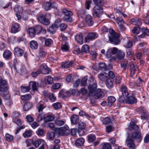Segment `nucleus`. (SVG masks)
Listing matches in <instances>:
<instances>
[{"instance_id":"nucleus-1","label":"nucleus","mask_w":149,"mask_h":149,"mask_svg":"<svg viewBox=\"0 0 149 149\" xmlns=\"http://www.w3.org/2000/svg\"><path fill=\"white\" fill-rule=\"evenodd\" d=\"M97 87V84L96 83H93L92 85L90 84L88 86L89 95L93 96L95 99L102 98L104 96V93L101 89H98L96 90Z\"/></svg>"},{"instance_id":"nucleus-2","label":"nucleus","mask_w":149,"mask_h":149,"mask_svg":"<svg viewBox=\"0 0 149 149\" xmlns=\"http://www.w3.org/2000/svg\"><path fill=\"white\" fill-rule=\"evenodd\" d=\"M109 40L112 44L115 45H118L120 42L118 35L112 29L109 31Z\"/></svg>"},{"instance_id":"nucleus-3","label":"nucleus","mask_w":149,"mask_h":149,"mask_svg":"<svg viewBox=\"0 0 149 149\" xmlns=\"http://www.w3.org/2000/svg\"><path fill=\"white\" fill-rule=\"evenodd\" d=\"M38 83L35 81H30L29 83V86H21L20 87L21 90L23 93H26L28 92L30 89L34 91L37 90Z\"/></svg>"},{"instance_id":"nucleus-4","label":"nucleus","mask_w":149,"mask_h":149,"mask_svg":"<svg viewBox=\"0 0 149 149\" xmlns=\"http://www.w3.org/2000/svg\"><path fill=\"white\" fill-rule=\"evenodd\" d=\"M7 82L3 79L0 80V95L5 97L8 93Z\"/></svg>"},{"instance_id":"nucleus-5","label":"nucleus","mask_w":149,"mask_h":149,"mask_svg":"<svg viewBox=\"0 0 149 149\" xmlns=\"http://www.w3.org/2000/svg\"><path fill=\"white\" fill-rule=\"evenodd\" d=\"M120 90L122 93V95L120 96L118 100L121 102H124L125 98L129 95L128 89L126 86L123 85L121 87Z\"/></svg>"},{"instance_id":"nucleus-6","label":"nucleus","mask_w":149,"mask_h":149,"mask_svg":"<svg viewBox=\"0 0 149 149\" xmlns=\"http://www.w3.org/2000/svg\"><path fill=\"white\" fill-rule=\"evenodd\" d=\"M58 132L60 135L66 136L70 134V131L68 126L65 125L63 127L59 128Z\"/></svg>"},{"instance_id":"nucleus-7","label":"nucleus","mask_w":149,"mask_h":149,"mask_svg":"<svg viewBox=\"0 0 149 149\" xmlns=\"http://www.w3.org/2000/svg\"><path fill=\"white\" fill-rule=\"evenodd\" d=\"M137 111L140 113L142 119L146 120L149 118L148 113L144 107H141L137 109Z\"/></svg>"},{"instance_id":"nucleus-8","label":"nucleus","mask_w":149,"mask_h":149,"mask_svg":"<svg viewBox=\"0 0 149 149\" xmlns=\"http://www.w3.org/2000/svg\"><path fill=\"white\" fill-rule=\"evenodd\" d=\"M102 7L95 6L93 9V15L95 17L99 18L102 14Z\"/></svg>"},{"instance_id":"nucleus-9","label":"nucleus","mask_w":149,"mask_h":149,"mask_svg":"<svg viewBox=\"0 0 149 149\" xmlns=\"http://www.w3.org/2000/svg\"><path fill=\"white\" fill-rule=\"evenodd\" d=\"M118 49L116 47L109 49L107 51L106 56L107 58H109L112 55L116 54L118 51Z\"/></svg>"},{"instance_id":"nucleus-10","label":"nucleus","mask_w":149,"mask_h":149,"mask_svg":"<svg viewBox=\"0 0 149 149\" xmlns=\"http://www.w3.org/2000/svg\"><path fill=\"white\" fill-rule=\"evenodd\" d=\"M38 19L40 22L45 25H48L50 23L49 20L46 18L45 15L43 14L39 15Z\"/></svg>"},{"instance_id":"nucleus-11","label":"nucleus","mask_w":149,"mask_h":149,"mask_svg":"<svg viewBox=\"0 0 149 149\" xmlns=\"http://www.w3.org/2000/svg\"><path fill=\"white\" fill-rule=\"evenodd\" d=\"M33 28L36 33L37 34H38L41 33L45 34L46 32V30L40 25H37Z\"/></svg>"},{"instance_id":"nucleus-12","label":"nucleus","mask_w":149,"mask_h":149,"mask_svg":"<svg viewBox=\"0 0 149 149\" xmlns=\"http://www.w3.org/2000/svg\"><path fill=\"white\" fill-rule=\"evenodd\" d=\"M42 74H49L50 71V68L47 67L45 64H43L40 67V70Z\"/></svg>"},{"instance_id":"nucleus-13","label":"nucleus","mask_w":149,"mask_h":149,"mask_svg":"<svg viewBox=\"0 0 149 149\" xmlns=\"http://www.w3.org/2000/svg\"><path fill=\"white\" fill-rule=\"evenodd\" d=\"M84 19L86 23L89 26H92L93 24L94 21L91 15L89 14L87 15Z\"/></svg>"},{"instance_id":"nucleus-14","label":"nucleus","mask_w":149,"mask_h":149,"mask_svg":"<svg viewBox=\"0 0 149 149\" xmlns=\"http://www.w3.org/2000/svg\"><path fill=\"white\" fill-rule=\"evenodd\" d=\"M98 37V35L95 32H91L89 33L87 37L86 38V41L87 42L89 40H92Z\"/></svg>"},{"instance_id":"nucleus-15","label":"nucleus","mask_w":149,"mask_h":149,"mask_svg":"<svg viewBox=\"0 0 149 149\" xmlns=\"http://www.w3.org/2000/svg\"><path fill=\"white\" fill-rule=\"evenodd\" d=\"M20 30L19 26L17 23H15L12 25L11 28V32L14 33L18 32Z\"/></svg>"},{"instance_id":"nucleus-16","label":"nucleus","mask_w":149,"mask_h":149,"mask_svg":"<svg viewBox=\"0 0 149 149\" xmlns=\"http://www.w3.org/2000/svg\"><path fill=\"white\" fill-rule=\"evenodd\" d=\"M14 54L18 57H21L24 54L23 50L19 47H15L14 49Z\"/></svg>"},{"instance_id":"nucleus-17","label":"nucleus","mask_w":149,"mask_h":149,"mask_svg":"<svg viewBox=\"0 0 149 149\" xmlns=\"http://www.w3.org/2000/svg\"><path fill=\"white\" fill-rule=\"evenodd\" d=\"M125 56L124 52L120 50H118L116 57L119 60H121L123 59Z\"/></svg>"},{"instance_id":"nucleus-18","label":"nucleus","mask_w":149,"mask_h":149,"mask_svg":"<svg viewBox=\"0 0 149 149\" xmlns=\"http://www.w3.org/2000/svg\"><path fill=\"white\" fill-rule=\"evenodd\" d=\"M126 143L129 149H135V146L133 140L131 139H128L126 141Z\"/></svg>"},{"instance_id":"nucleus-19","label":"nucleus","mask_w":149,"mask_h":149,"mask_svg":"<svg viewBox=\"0 0 149 149\" xmlns=\"http://www.w3.org/2000/svg\"><path fill=\"white\" fill-rule=\"evenodd\" d=\"M128 129L130 131L133 130H137L139 128V126L135 124L134 120H132L130 123V125L128 127Z\"/></svg>"},{"instance_id":"nucleus-20","label":"nucleus","mask_w":149,"mask_h":149,"mask_svg":"<svg viewBox=\"0 0 149 149\" xmlns=\"http://www.w3.org/2000/svg\"><path fill=\"white\" fill-rule=\"evenodd\" d=\"M114 79L111 78H107L106 80V84L107 87L109 88H111L113 86Z\"/></svg>"},{"instance_id":"nucleus-21","label":"nucleus","mask_w":149,"mask_h":149,"mask_svg":"<svg viewBox=\"0 0 149 149\" xmlns=\"http://www.w3.org/2000/svg\"><path fill=\"white\" fill-rule=\"evenodd\" d=\"M131 70V76L133 77L137 71L138 68L137 66H136L133 63H132L130 65Z\"/></svg>"},{"instance_id":"nucleus-22","label":"nucleus","mask_w":149,"mask_h":149,"mask_svg":"<svg viewBox=\"0 0 149 149\" xmlns=\"http://www.w3.org/2000/svg\"><path fill=\"white\" fill-rule=\"evenodd\" d=\"M132 136L135 139H138L139 142L142 139L141 134L139 132H133L132 133Z\"/></svg>"},{"instance_id":"nucleus-23","label":"nucleus","mask_w":149,"mask_h":149,"mask_svg":"<svg viewBox=\"0 0 149 149\" xmlns=\"http://www.w3.org/2000/svg\"><path fill=\"white\" fill-rule=\"evenodd\" d=\"M85 141L83 138L81 137L77 139L75 142V145L77 147H81L83 146Z\"/></svg>"},{"instance_id":"nucleus-24","label":"nucleus","mask_w":149,"mask_h":149,"mask_svg":"<svg viewBox=\"0 0 149 149\" xmlns=\"http://www.w3.org/2000/svg\"><path fill=\"white\" fill-rule=\"evenodd\" d=\"M27 32L30 37L31 38L34 37L36 34L33 27H31L27 30Z\"/></svg>"},{"instance_id":"nucleus-25","label":"nucleus","mask_w":149,"mask_h":149,"mask_svg":"<svg viewBox=\"0 0 149 149\" xmlns=\"http://www.w3.org/2000/svg\"><path fill=\"white\" fill-rule=\"evenodd\" d=\"M126 101L127 103L129 104H133L136 103L137 102L136 99L132 96L128 97Z\"/></svg>"},{"instance_id":"nucleus-26","label":"nucleus","mask_w":149,"mask_h":149,"mask_svg":"<svg viewBox=\"0 0 149 149\" xmlns=\"http://www.w3.org/2000/svg\"><path fill=\"white\" fill-rule=\"evenodd\" d=\"M55 136V133L54 132L49 131L47 133V139L50 141H52L54 140Z\"/></svg>"},{"instance_id":"nucleus-27","label":"nucleus","mask_w":149,"mask_h":149,"mask_svg":"<svg viewBox=\"0 0 149 149\" xmlns=\"http://www.w3.org/2000/svg\"><path fill=\"white\" fill-rule=\"evenodd\" d=\"M12 53L8 50H5L3 53V57L7 59H10L11 58Z\"/></svg>"},{"instance_id":"nucleus-28","label":"nucleus","mask_w":149,"mask_h":149,"mask_svg":"<svg viewBox=\"0 0 149 149\" xmlns=\"http://www.w3.org/2000/svg\"><path fill=\"white\" fill-rule=\"evenodd\" d=\"M75 40L79 44H82L83 43V39L81 35H77L75 37Z\"/></svg>"},{"instance_id":"nucleus-29","label":"nucleus","mask_w":149,"mask_h":149,"mask_svg":"<svg viewBox=\"0 0 149 149\" xmlns=\"http://www.w3.org/2000/svg\"><path fill=\"white\" fill-rule=\"evenodd\" d=\"M77 14L79 17L84 19L86 16V13L85 10H81L77 12Z\"/></svg>"},{"instance_id":"nucleus-30","label":"nucleus","mask_w":149,"mask_h":149,"mask_svg":"<svg viewBox=\"0 0 149 149\" xmlns=\"http://www.w3.org/2000/svg\"><path fill=\"white\" fill-rule=\"evenodd\" d=\"M54 116L53 114H49L47 116L44 118V120L45 122H47L49 121H53L54 119Z\"/></svg>"},{"instance_id":"nucleus-31","label":"nucleus","mask_w":149,"mask_h":149,"mask_svg":"<svg viewBox=\"0 0 149 149\" xmlns=\"http://www.w3.org/2000/svg\"><path fill=\"white\" fill-rule=\"evenodd\" d=\"M54 122L55 124L58 126H61L65 123V121L61 120L59 117H58L55 120Z\"/></svg>"},{"instance_id":"nucleus-32","label":"nucleus","mask_w":149,"mask_h":149,"mask_svg":"<svg viewBox=\"0 0 149 149\" xmlns=\"http://www.w3.org/2000/svg\"><path fill=\"white\" fill-rule=\"evenodd\" d=\"M95 6L102 7L104 5V2L103 0H92Z\"/></svg>"},{"instance_id":"nucleus-33","label":"nucleus","mask_w":149,"mask_h":149,"mask_svg":"<svg viewBox=\"0 0 149 149\" xmlns=\"http://www.w3.org/2000/svg\"><path fill=\"white\" fill-rule=\"evenodd\" d=\"M71 122L73 124H75L79 121V117L77 115H73L71 116Z\"/></svg>"},{"instance_id":"nucleus-34","label":"nucleus","mask_w":149,"mask_h":149,"mask_svg":"<svg viewBox=\"0 0 149 149\" xmlns=\"http://www.w3.org/2000/svg\"><path fill=\"white\" fill-rule=\"evenodd\" d=\"M45 81L46 84H52L53 82V79L50 76H47L45 78Z\"/></svg>"},{"instance_id":"nucleus-35","label":"nucleus","mask_w":149,"mask_h":149,"mask_svg":"<svg viewBox=\"0 0 149 149\" xmlns=\"http://www.w3.org/2000/svg\"><path fill=\"white\" fill-rule=\"evenodd\" d=\"M58 28V27L55 25L53 24L47 30L49 32L51 33H53L56 31Z\"/></svg>"},{"instance_id":"nucleus-36","label":"nucleus","mask_w":149,"mask_h":149,"mask_svg":"<svg viewBox=\"0 0 149 149\" xmlns=\"http://www.w3.org/2000/svg\"><path fill=\"white\" fill-rule=\"evenodd\" d=\"M32 107V103L30 102H28L24 104L23 109L25 111H27L30 110Z\"/></svg>"},{"instance_id":"nucleus-37","label":"nucleus","mask_w":149,"mask_h":149,"mask_svg":"<svg viewBox=\"0 0 149 149\" xmlns=\"http://www.w3.org/2000/svg\"><path fill=\"white\" fill-rule=\"evenodd\" d=\"M46 106L40 103H38L36 105V107L39 113L42 112L43 110L46 107Z\"/></svg>"},{"instance_id":"nucleus-38","label":"nucleus","mask_w":149,"mask_h":149,"mask_svg":"<svg viewBox=\"0 0 149 149\" xmlns=\"http://www.w3.org/2000/svg\"><path fill=\"white\" fill-rule=\"evenodd\" d=\"M116 100L115 98L113 96H109L108 97V105L111 107Z\"/></svg>"},{"instance_id":"nucleus-39","label":"nucleus","mask_w":149,"mask_h":149,"mask_svg":"<svg viewBox=\"0 0 149 149\" xmlns=\"http://www.w3.org/2000/svg\"><path fill=\"white\" fill-rule=\"evenodd\" d=\"M30 46L31 48L32 49H36L38 48V44L36 41L32 40L30 42Z\"/></svg>"},{"instance_id":"nucleus-40","label":"nucleus","mask_w":149,"mask_h":149,"mask_svg":"<svg viewBox=\"0 0 149 149\" xmlns=\"http://www.w3.org/2000/svg\"><path fill=\"white\" fill-rule=\"evenodd\" d=\"M98 77L101 81H104L107 79V73L105 72L104 73H101L98 74Z\"/></svg>"},{"instance_id":"nucleus-41","label":"nucleus","mask_w":149,"mask_h":149,"mask_svg":"<svg viewBox=\"0 0 149 149\" xmlns=\"http://www.w3.org/2000/svg\"><path fill=\"white\" fill-rule=\"evenodd\" d=\"M62 13L64 15V16H72L73 13L70 10H67L66 8H63L62 10Z\"/></svg>"},{"instance_id":"nucleus-42","label":"nucleus","mask_w":149,"mask_h":149,"mask_svg":"<svg viewBox=\"0 0 149 149\" xmlns=\"http://www.w3.org/2000/svg\"><path fill=\"white\" fill-rule=\"evenodd\" d=\"M82 52L84 53H88L89 52V46L87 45H84L81 48Z\"/></svg>"},{"instance_id":"nucleus-43","label":"nucleus","mask_w":149,"mask_h":149,"mask_svg":"<svg viewBox=\"0 0 149 149\" xmlns=\"http://www.w3.org/2000/svg\"><path fill=\"white\" fill-rule=\"evenodd\" d=\"M72 63V62L71 61L63 62L62 63V66L64 68H68L70 67Z\"/></svg>"},{"instance_id":"nucleus-44","label":"nucleus","mask_w":149,"mask_h":149,"mask_svg":"<svg viewBox=\"0 0 149 149\" xmlns=\"http://www.w3.org/2000/svg\"><path fill=\"white\" fill-rule=\"evenodd\" d=\"M52 106L55 110H57L61 108L62 106L60 103L57 102L53 103L52 105Z\"/></svg>"},{"instance_id":"nucleus-45","label":"nucleus","mask_w":149,"mask_h":149,"mask_svg":"<svg viewBox=\"0 0 149 149\" xmlns=\"http://www.w3.org/2000/svg\"><path fill=\"white\" fill-rule=\"evenodd\" d=\"M127 56L129 58L132 57L134 55V52L130 48L127 49Z\"/></svg>"},{"instance_id":"nucleus-46","label":"nucleus","mask_w":149,"mask_h":149,"mask_svg":"<svg viewBox=\"0 0 149 149\" xmlns=\"http://www.w3.org/2000/svg\"><path fill=\"white\" fill-rule=\"evenodd\" d=\"M15 10L16 12L19 13V14H22L23 11L22 7L18 5L16 6L15 8Z\"/></svg>"},{"instance_id":"nucleus-47","label":"nucleus","mask_w":149,"mask_h":149,"mask_svg":"<svg viewBox=\"0 0 149 149\" xmlns=\"http://www.w3.org/2000/svg\"><path fill=\"white\" fill-rule=\"evenodd\" d=\"M78 131L84 129L86 126V123L80 121L78 125Z\"/></svg>"},{"instance_id":"nucleus-48","label":"nucleus","mask_w":149,"mask_h":149,"mask_svg":"<svg viewBox=\"0 0 149 149\" xmlns=\"http://www.w3.org/2000/svg\"><path fill=\"white\" fill-rule=\"evenodd\" d=\"M99 69L101 70H105L107 69L106 64L104 63H100L99 64Z\"/></svg>"},{"instance_id":"nucleus-49","label":"nucleus","mask_w":149,"mask_h":149,"mask_svg":"<svg viewBox=\"0 0 149 149\" xmlns=\"http://www.w3.org/2000/svg\"><path fill=\"white\" fill-rule=\"evenodd\" d=\"M31 132L30 130L25 131V132L23 134V136L25 138H28L31 136Z\"/></svg>"},{"instance_id":"nucleus-50","label":"nucleus","mask_w":149,"mask_h":149,"mask_svg":"<svg viewBox=\"0 0 149 149\" xmlns=\"http://www.w3.org/2000/svg\"><path fill=\"white\" fill-rule=\"evenodd\" d=\"M21 98L22 100L26 101L30 99L31 98V96L30 94H27L22 95L21 97Z\"/></svg>"},{"instance_id":"nucleus-51","label":"nucleus","mask_w":149,"mask_h":149,"mask_svg":"<svg viewBox=\"0 0 149 149\" xmlns=\"http://www.w3.org/2000/svg\"><path fill=\"white\" fill-rule=\"evenodd\" d=\"M42 139H38L36 141L33 142V144L35 147L38 148L39 145L42 143Z\"/></svg>"},{"instance_id":"nucleus-52","label":"nucleus","mask_w":149,"mask_h":149,"mask_svg":"<svg viewBox=\"0 0 149 149\" xmlns=\"http://www.w3.org/2000/svg\"><path fill=\"white\" fill-rule=\"evenodd\" d=\"M72 16H64L63 17V19L64 21L68 22H71L72 20Z\"/></svg>"},{"instance_id":"nucleus-53","label":"nucleus","mask_w":149,"mask_h":149,"mask_svg":"<svg viewBox=\"0 0 149 149\" xmlns=\"http://www.w3.org/2000/svg\"><path fill=\"white\" fill-rule=\"evenodd\" d=\"M88 141L89 142H93L96 139V137L94 134H90L88 136Z\"/></svg>"},{"instance_id":"nucleus-54","label":"nucleus","mask_w":149,"mask_h":149,"mask_svg":"<svg viewBox=\"0 0 149 149\" xmlns=\"http://www.w3.org/2000/svg\"><path fill=\"white\" fill-rule=\"evenodd\" d=\"M5 137L6 140L8 142L11 141L13 139V136L8 133L6 134Z\"/></svg>"},{"instance_id":"nucleus-55","label":"nucleus","mask_w":149,"mask_h":149,"mask_svg":"<svg viewBox=\"0 0 149 149\" xmlns=\"http://www.w3.org/2000/svg\"><path fill=\"white\" fill-rule=\"evenodd\" d=\"M61 85L59 83H55L51 87L52 90L58 89L61 87Z\"/></svg>"},{"instance_id":"nucleus-56","label":"nucleus","mask_w":149,"mask_h":149,"mask_svg":"<svg viewBox=\"0 0 149 149\" xmlns=\"http://www.w3.org/2000/svg\"><path fill=\"white\" fill-rule=\"evenodd\" d=\"M69 47L67 43H65V44H62L61 45V48L63 51L66 52L68 50Z\"/></svg>"},{"instance_id":"nucleus-57","label":"nucleus","mask_w":149,"mask_h":149,"mask_svg":"<svg viewBox=\"0 0 149 149\" xmlns=\"http://www.w3.org/2000/svg\"><path fill=\"white\" fill-rule=\"evenodd\" d=\"M116 20L117 23L119 25L124 23V20L122 18L120 17H119L116 18Z\"/></svg>"},{"instance_id":"nucleus-58","label":"nucleus","mask_w":149,"mask_h":149,"mask_svg":"<svg viewBox=\"0 0 149 149\" xmlns=\"http://www.w3.org/2000/svg\"><path fill=\"white\" fill-rule=\"evenodd\" d=\"M45 44L47 46L50 45L52 42V40L51 39H46L45 40Z\"/></svg>"},{"instance_id":"nucleus-59","label":"nucleus","mask_w":149,"mask_h":149,"mask_svg":"<svg viewBox=\"0 0 149 149\" xmlns=\"http://www.w3.org/2000/svg\"><path fill=\"white\" fill-rule=\"evenodd\" d=\"M52 3L51 2H47L45 4L44 8L45 10H48L50 9Z\"/></svg>"},{"instance_id":"nucleus-60","label":"nucleus","mask_w":149,"mask_h":149,"mask_svg":"<svg viewBox=\"0 0 149 149\" xmlns=\"http://www.w3.org/2000/svg\"><path fill=\"white\" fill-rule=\"evenodd\" d=\"M59 95L62 97H67L66 90L65 89H62L59 93Z\"/></svg>"},{"instance_id":"nucleus-61","label":"nucleus","mask_w":149,"mask_h":149,"mask_svg":"<svg viewBox=\"0 0 149 149\" xmlns=\"http://www.w3.org/2000/svg\"><path fill=\"white\" fill-rule=\"evenodd\" d=\"M107 78L109 77L108 78L113 79L115 77L113 72L111 71H109L108 73H107Z\"/></svg>"},{"instance_id":"nucleus-62","label":"nucleus","mask_w":149,"mask_h":149,"mask_svg":"<svg viewBox=\"0 0 149 149\" xmlns=\"http://www.w3.org/2000/svg\"><path fill=\"white\" fill-rule=\"evenodd\" d=\"M41 71L40 70H38L36 71L32 72L31 74V75L33 77H35L38 76L40 73Z\"/></svg>"},{"instance_id":"nucleus-63","label":"nucleus","mask_w":149,"mask_h":149,"mask_svg":"<svg viewBox=\"0 0 149 149\" xmlns=\"http://www.w3.org/2000/svg\"><path fill=\"white\" fill-rule=\"evenodd\" d=\"M27 121L28 123H31L34 121V118L30 115H28L26 117Z\"/></svg>"},{"instance_id":"nucleus-64","label":"nucleus","mask_w":149,"mask_h":149,"mask_svg":"<svg viewBox=\"0 0 149 149\" xmlns=\"http://www.w3.org/2000/svg\"><path fill=\"white\" fill-rule=\"evenodd\" d=\"M102 149H112V148L109 143H105L103 145Z\"/></svg>"}]
</instances>
